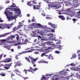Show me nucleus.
<instances>
[{"instance_id":"1","label":"nucleus","mask_w":80,"mask_h":80,"mask_svg":"<svg viewBox=\"0 0 80 80\" xmlns=\"http://www.w3.org/2000/svg\"><path fill=\"white\" fill-rule=\"evenodd\" d=\"M32 34H31V36L32 37H36L39 38H40V35L42 36H45L46 35V34H45V32L42 31H32Z\"/></svg>"},{"instance_id":"2","label":"nucleus","mask_w":80,"mask_h":80,"mask_svg":"<svg viewBox=\"0 0 80 80\" xmlns=\"http://www.w3.org/2000/svg\"><path fill=\"white\" fill-rule=\"evenodd\" d=\"M46 45H47L48 46H53V45H54V44H53V42H47L46 43H44L43 44H42V45H41V46L43 47L42 48H42V49L46 50L51 49V47H47L46 46Z\"/></svg>"},{"instance_id":"3","label":"nucleus","mask_w":80,"mask_h":80,"mask_svg":"<svg viewBox=\"0 0 80 80\" xmlns=\"http://www.w3.org/2000/svg\"><path fill=\"white\" fill-rule=\"evenodd\" d=\"M29 68V69H28L27 70L24 69V72L25 73V74H27V71H28L29 72H31L32 73H34V72H35L37 70H38V68H32V67H30Z\"/></svg>"},{"instance_id":"4","label":"nucleus","mask_w":80,"mask_h":80,"mask_svg":"<svg viewBox=\"0 0 80 80\" xmlns=\"http://www.w3.org/2000/svg\"><path fill=\"white\" fill-rule=\"evenodd\" d=\"M29 58L31 59V61L30 60V59L29 58H28L27 57L24 58H25V59L26 60V61H27V62H28L29 63H31V61H32V64H34V63L36 62V60H37V59H34L33 58L31 57V56L28 57Z\"/></svg>"},{"instance_id":"5","label":"nucleus","mask_w":80,"mask_h":80,"mask_svg":"<svg viewBox=\"0 0 80 80\" xmlns=\"http://www.w3.org/2000/svg\"><path fill=\"white\" fill-rule=\"evenodd\" d=\"M16 35L17 36L16 39L18 41L22 40V41H23V39H22V37H20V38H19V35L18 34H16V35H11L9 37V38H10L11 39H14L15 38V37H16Z\"/></svg>"},{"instance_id":"6","label":"nucleus","mask_w":80,"mask_h":80,"mask_svg":"<svg viewBox=\"0 0 80 80\" xmlns=\"http://www.w3.org/2000/svg\"><path fill=\"white\" fill-rule=\"evenodd\" d=\"M52 36H53V35H52V33H49L48 34V36L49 37L48 38H49V39H50V40H51L54 41L56 42L58 41L57 39H55V37H53Z\"/></svg>"},{"instance_id":"7","label":"nucleus","mask_w":80,"mask_h":80,"mask_svg":"<svg viewBox=\"0 0 80 80\" xmlns=\"http://www.w3.org/2000/svg\"><path fill=\"white\" fill-rule=\"evenodd\" d=\"M19 25L17 27H15L13 28V30H18L19 28H21L22 26H23V24L22 22H19Z\"/></svg>"},{"instance_id":"8","label":"nucleus","mask_w":80,"mask_h":80,"mask_svg":"<svg viewBox=\"0 0 80 80\" xmlns=\"http://www.w3.org/2000/svg\"><path fill=\"white\" fill-rule=\"evenodd\" d=\"M12 65V62L10 63L9 64H5V65H4V69L6 70H8V69L10 68V67H11V65Z\"/></svg>"},{"instance_id":"9","label":"nucleus","mask_w":80,"mask_h":80,"mask_svg":"<svg viewBox=\"0 0 80 80\" xmlns=\"http://www.w3.org/2000/svg\"><path fill=\"white\" fill-rule=\"evenodd\" d=\"M15 63L16 65H15V66H14V68H17V67H20L22 65V63L20 61H18V62H16Z\"/></svg>"},{"instance_id":"10","label":"nucleus","mask_w":80,"mask_h":80,"mask_svg":"<svg viewBox=\"0 0 80 80\" xmlns=\"http://www.w3.org/2000/svg\"><path fill=\"white\" fill-rule=\"evenodd\" d=\"M5 14L6 16H7L8 15L10 16L13 15V13L12 12H10V10H7V9L6 10V11L5 12Z\"/></svg>"},{"instance_id":"11","label":"nucleus","mask_w":80,"mask_h":80,"mask_svg":"<svg viewBox=\"0 0 80 80\" xmlns=\"http://www.w3.org/2000/svg\"><path fill=\"white\" fill-rule=\"evenodd\" d=\"M12 61V60L11 59V58H7L5 59V60H3V61H1L3 63H8Z\"/></svg>"},{"instance_id":"12","label":"nucleus","mask_w":80,"mask_h":80,"mask_svg":"<svg viewBox=\"0 0 80 80\" xmlns=\"http://www.w3.org/2000/svg\"><path fill=\"white\" fill-rule=\"evenodd\" d=\"M3 28H8V29H10V26H9V25H4L2 27L0 26V29H2V30H3Z\"/></svg>"},{"instance_id":"13","label":"nucleus","mask_w":80,"mask_h":80,"mask_svg":"<svg viewBox=\"0 0 80 80\" xmlns=\"http://www.w3.org/2000/svg\"><path fill=\"white\" fill-rule=\"evenodd\" d=\"M41 28L42 29H47L48 30H54L50 28H47V26H42Z\"/></svg>"},{"instance_id":"14","label":"nucleus","mask_w":80,"mask_h":80,"mask_svg":"<svg viewBox=\"0 0 80 80\" xmlns=\"http://www.w3.org/2000/svg\"><path fill=\"white\" fill-rule=\"evenodd\" d=\"M14 10L15 11V13H18V14H21V11H20V9L18 8H14ZM18 12H19V13H18Z\"/></svg>"},{"instance_id":"15","label":"nucleus","mask_w":80,"mask_h":80,"mask_svg":"<svg viewBox=\"0 0 80 80\" xmlns=\"http://www.w3.org/2000/svg\"><path fill=\"white\" fill-rule=\"evenodd\" d=\"M14 72L16 73V74L20 76V74H21V72L20 71H19V70H18V69H15L14 70Z\"/></svg>"},{"instance_id":"16","label":"nucleus","mask_w":80,"mask_h":80,"mask_svg":"<svg viewBox=\"0 0 80 80\" xmlns=\"http://www.w3.org/2000/svg\"><path fill=\"white\" fill-rule=\"evenodd\" d=\"M11 38H6V39H1L0 41L1 42V43H3L4 42H6L7 41H9V40Z\"/></svg>"},{"instance_id":"17","label":"nucleus","mask_w":80,"mask_h":80,"mask_svg":"<svg viewBox=\"0 0 80 80\" xmlns=\"http://www.w3.org/2000/svg\"><path fill=\"white\" fill-rule=\"evenodd\" d=\"M17 18V17H15V16H12L8 17V19L9 20H13V19H15V18Z\"/></svg>"},{"instance_id":"18","label":"nucleus","mask_w":80,"mask_h":80,"mask_svg":"<svg viewBox=\"0 0 80 80\" xmlns=\"http://www.w3.org/2000/svg\"><path fill=\"white\" fill-rule=\"evenodd\" d=\"M32 52V51L28 50L27 51H25L19 53V54H22L26 53H27Z\"/></svg>"},{"instance_id":"19","label":"nucleus","mask_w":80,"mask_h":80,"mask_svg":"<svg viewBox=\"0 0 80 80\" xmlns=\"http://www.w3.org/2000/svg\"><path fill=\"white\" fill-rule=\"evenodd\" d=\"M63 46H61V45H59L56 46V48L58 49L59 51H61L62 49V47Z\"/></svg>"},{"instance_id":"20","label":"nucleus","mask_w":80,"mask_h":80,"mask_svg":"<svg viewBox=\"0 0 80 80\" xmlns=\"http://www.w3.org/2000/svg\"><path fill=\"white\" fill-rule=\"evenodd\" d=\"M72 70H74V71H80V68H72Z\"/></svg>"},{"instance_id":"21","label":"nucleus","mask_w":80,"mask_h":80,"mask_svg":"<svg viewBox=\"0 0 80 80\" xmlns=\"http://www.w3.org/2000/svg\"><path fill=\"white\" fill-rule=\"evenodd\" d=\"M33 8L35 10H40V5H36L34 6Z\"/></svg>"},{"instance_id":"22","label":"nucleus","mask_w":80,"mask_h":80,"mask_svg":"<svg viewBox=\"0 0 80 80\" xmlns=\"http://www.w3.org/2000/svg\"><path fill=\"white\" fill-rule=\"evenodd\" d=\"M58 17L59 18L61 19L62 20H65V18L64 16H63L59 15L58 16Z\"/></svg>"},{"instance_id":"23","label":"nucleus","mask_w":80,"mask_h":80,"mask_svg":"<svg viewBox=\"0 0 80 80\" xmlns=\"http://www.w3.org/2000/svg\"><path fill=\"white\" fill-rule=\"evenodd\" d=\"M49 78V77L46 78L45 76H44L42 75V77L40 79V80H47Z\"/></svg>"},{"instance_id":"24","label":"nucleus","mask_w":80,"mask_h":80,"mask_svg":"<svg viewBox=\"0 0 80 80\" xmlns=\"http://www.w3.org/2000/svg\"><path fill=\"white\" fill-rule=\"evenodd\" d=\"M3 56V58L6 57V55H3V53L0 54V60L2 59Z\"/></svg>"},{"instance_id":"25","label":"nucleus","mask_w":80,"mask_h":80,"mask_svg":"<svg viewBox=\"0 0 80 80\" xmlns=\"http://www.w3.org/2000/svg\"><path fill=\"white\" fill-rule=\"evenodd\" d=\"M28 42V39H25V40H24V42H23V44H26V43H27Z\"/></svg>"},{"instance_id":"26","label":"nucleus","mask_w":80,"mask_h":80,"mask_svg":"<svg viewBox=\"0 0 80 80\" xmlns=\"http://www.w3.org/2000/svg\"><path fill=\"white\" fill-rule=\"evenodd\" d=\"M57 4H55L53 3H52L51 6L52 7H57Z\"/></svg>"},{"instance_id":"27","label":"nucleus","mask_w":80,"mask_h":80,"mask_svg":"<svg viewBox=\"0 0 80 80\" xmlns=\"http://www.w3.org/2000/svg\"><path fill=\"white\" fill-rule=\"evenodd\" d=\"M6 34H1L0 35V38L3 37H6Z\"/></svg>"},{"instance_id":"28","label":"nucleus","mask_w":80,"mask_h":80,"mask_svg":"<svg viewBox=\"0 0 80 80\" xmlns=\"http://www.w3.org/2000/svg\"><path fill=\"white\" fill-rule=\"evenodd\" d=\"M10 7H17L15 6V4H14V3H12V5H11Z\"/></svg>"},{"instance_id":"29","label":"nucleus","mask_w":80,"mask_h":80,"mask_svg":"<svg viewBox=\"0 0 80 80\" xmlns=\"http://www.w3.org/2000/svg\"><path fill=\"white\" fill-rule=\"evenodd\" d=\"M44 2H46L47 3H50V2H49V0H42Z\"/></svg>"},{"instance_id":"30","label":"nucleus","mask_w":80,"mask_h":80,"mask_svg":"<svg viewBox=\"0 0 80 80\" xmlns=\"http://www.w3.org/2000/svg\"><path fill=\"white\" fill-rule=\"evenodd\" d=\"M31 2L30 1L29 2H28L27 3V5H29V6H30V7H32V5L31 4Z\"/></svg>"},{"instance_id":"31","label":"nucleus","mask_w":80,"mask_h":80,"mask_svg":"<svg viewBox=\"0 0 80 80\" xmlns=\"http://www.w3.org/2000/svg\"><path fill=\"white\" fill-rule=\"evenodd\" d=\"M36 25L37 26H38V27H40L41 28H42V26L41 25V24L40 23H38V24H36Z\"/></svg>"},{"instance_id":"32","label":"nucleus","mask_w":80,"mask_h":80,"mask_svg":"<svg viewBox=\"0 0 80 80\" xmlns=\"http://www.w3.org/2000/svg\"><path fill=\"white\" fill-rule=\"evenodd\" d=\"M38 38H39V39L38 38V40H39L40 39V41H45V39H41V37H40V38L38 37Z\"/></svg>"},{"instance_id":"33","label":"nucleus","mask_w":80,"mask_h":80,"mask_svg":"<svg viewBox=\"0 0 80 80\" xmlns=\"http://www.w3.org/2000/svg\"><path fill=\"white\" fill-rule=\"evenodd\" d=\"M41 62L42 63H48V62H47V61H41Z\"/></svg>"},{"instance_id":"34","label":"nucleus","mask_w":80,"mask_h":80,"mask_svg":"<svg viewBox=\"0 0 80 80\" xmlns=\"http://www.w3.org/2000/svg\"><path fill=\"white\" fill-rule=\"evenodd\" d=\"M51 27L52 28H55V24H52Z\"/></svg>"},{"instance_id":"35","label":"nucleus","mask_w":80,"mask_h":80,"mask_svg":"<svg viewBox=\"0 0 80 80\" xmlns=\"http://www.w3.org/2000/svg\"><path fill=\"white\" fill-rule=\"evenodd\" d=\"M46 55V53H45V52L43 53H42V54H41V57H43V56H46V55Z\"/></svg>"},{"instance_id":"36","label":"nucleus","mask_w":80,"mask_h":80,"mask_svg":"<svg viewBox=\"0 0 80 80\" xmlns=\"http://www.w3.org/2000/svg\"><path fill=\"white\" fill-rule=\"evenodd\" d=\"M7 9H9V10H10L11 11H12L14 10V8H8Z\"/></svg>"},{"instance_id":"37","label":"nucleus","mask_w":80,"mask_h":80,"mask_svg":"<svg viewBox=\"0 0 80 80\" xmlns=\"http://www.w3.org/2000/svg\"><path fill=\"white\" fill-rule=\"evenodd\" d=\"M77 58V55H73V56H72V58Z\"/></svg>"},{"instance_id":"38","label":"nucleus","mask_w":80,"mask_h":80,"mask_svg":"<svg viewBox=\"0 0 80 80\" xmlns=\"http://www.w3.org/2000/svg\"><path fill=\"white\" fill-rule=\"evenodd\" d=\"M54 53H55L59 54V53H60V52H59L58 51H54Z\"/></svg>"},{"instance_id":"39","label":"nucleus","mask_w":80,"mask_h":80,"mask_svg":"<svg viewBox=\"0 0 80 80\" xmlns=\"http://www.w3.org/2000/svg\"><path fill=\"white\" fill-rule=\"evenodd\" d=\"M32 3H34V4H37V2H35V1H32Z\"/></svg>"},{"instance_id":"40","label":"nucleus","mask_w":80,"mask_h":80,"mask_svg":"<svg viewBox=\"0 0 80 80\" xmlns=\"http://www.w3.org/2000/svg\"><path fill=\"white\" fill-rule=\"evenodd\" d=\"M23 78L24 79V80H26L27 79H28V77H23Z\"/></svg>"},{"instance_id":"41","label":"nucleus","mask_w":80,"mask_h":80,"mask_svg":"<svg viewBox=\"0 0 80 80\" xmlns=\"http://www.w3.org/2000/svg\"><path fill=\"white\" fill-rule=\"evenodd\" d=\"M14 23L13 22H12V23H11V24H9V26L10 27H12V25H14Z\"/></svg>"},{"instance_id":"42","label":"nucleus","mask_w":80,"mask_h":80,"mask_svg":"<svg viewBox=\"0 0 80 80\" xmlns=\"http://www.w3.org/2000/svg\"><path fill=\"white\" fill-rule=\"evenodd\" d=\"M0 75L1 76H3V77L5 76V74H4V73L1 74H0Z\"/></svg>"},{"instance_id":"43","label":"nucleus","mask_w":80,"mask_h":80,"mask_svg":"<svg viewBox=\"0 0 80 80\" xmlns=\"http://www.w3.org/2000/svg\"><path fill=\"white\" fill-rule=\"evenodd\" d=\"M19 55H17V56H16V57H15V58H16V59L18 60V57H17Z\"/></svg>"},{"instance_id":"44","label":"nucleus","mask_w":80,"mask_h":80,"mask_svg":"<svg viewBox=\"0 0 80 80\" xmlns=\"http://www.w3.org/2000/svg\"><path fill=\"white\" fill-rule=\"evenodd\" d=\"M7 41V43H9V44L11 43V41Z\"/></svg>"},{"instance_id":"45","label":"nucleus","mask_w":80,"mask_h":80,"mask_svg":"<svg viewBox=\"0 0 80 80\" xmlns=\"http://www.w3.org/2000/svg\"><path fill=\"white\" fill-rule=\"evenodd\" d=\"M20 43H17L15 44V45L18 46V45H20Z\"/></svg>"},{"instance_id":"46","label":"nucleus","mask_w":80,"mask_h":80,"mask_svg":"<svg viewBox=\"0 0 80 80\" xmlns=\"http://www.w3.org/2000/svg\"><path fill=\"white\" fill-rule=\"evenodd\" d=\"M5 3H10V1H6Z\"/></svg>"},{"instance_id":"47","label":"nucleus","mask_w":80,"mask_h":80,"mask_svg":"<svg viewBox=\"0 0 80 80\" xmlns=\"http://www.w3.org/2000/svg\"><path fill=\"white\" fill-rule=\"evenodd\" d=\"M61 44V42H60V41H59L58 42H56V44Z\"/></svg>"},{"instance_id":"48","label":"nucleus","mask_w":80,"mask_h":80,"mask_svg":"<svg viewBox=\"0 0 80 80\" xmlns=\"http://www.w3.org/2000/svg\"><path fill=\"white\" fill-rule=\"evenodd\" d=\"M10 75H11V77H13V76H15V75L14 74H13V73H10Z\"/></svg>"},{"instance_id":"49","label":"nucleus","mask_w":80,"mask_h":80,"mask_svg":"<svg viewBox=\"0 0 80 80\" xmlns=\"http://www.w3.org/2000/svg\"><path fill=\"white\" fill-rule=\"evenodd\" d=\"M52 23L50 22H49L48 23V24L49 25H50L51 26H52Z\"/></svg>"},{"instance_id":"50","label":"nucleus","mask_w":80,"mask_h":80,"mask_svg":"<svg viewBox=\"0 0 80 80\" xmlns=\"http://www.w3.org/2000/svg\"><path fill=\"white\" fill-rule=\"evenodd\" d=\"M50 57L52 58V56H48V59H50V58H51Z\"/></svg>"},{"instance_id":"51","label":"nucleus","mask_w":80,"mask_h":80,"mask_svg":"<svg viewBox=\"0 0 80 80\" xmlns=\"http://www.w3.org/2000/svg\"><path fill=\"white\" fill-rule=\"evenodd\" d=\"M79 53H80V50H78L77 51V53L79 54Z\"/></svg>"},{"instance_id":"52","label":"nucleus","mask_w":80,"mask_h":80,"mask_svg":"<svg viewBox=\"0 0 80 80\" xmlns=\"http://www.w3.org/2000/svg\"><path fill=\"white\" fill-rule=\"evenodd\" d=\"M34 53L36 54H38V52H34Z\"/></svg>"},{"instance_id":"53","label":"nucleus","mask_w":80,"mask_h":80,"mask_svg":"<svg viewBox=\"0 0 80 80\" xmlns=\"http://www.w3.org/2000/svg\"><path fill=\"white\" fill-rule=\"evenodd\" d=\"M45 76L46 77L49 76V74H46V75H45Z\"/></svg>"},{"instance_id":"54","label":"nucleus","mask_w":80,"mask_h":80,"mask_svg":"<svg viewBox=\"0 0 80 80\" xmlns=\"http://www.w3.org/2000/svg\"><path fill=\"white\" fill-rule=\"evenodd\" d=\"M71 10V9H70V8H69L67 9V10L68 11H70V10Z\"/></svg>"},{"instance_id":"55","label":"nucleus","mask_w":80,"mask_h":80,"mask_svg":"<svg viewBox=\"0 0 80 80\" xmlns=\"http://www.w3.org/2000/svg\"><path fill=\"white\" fill-rule=\"evenodd\" d=\"M46 18H47V19H50V18L48 17H46Z\"/></svg>"},{"instance_id":"56","label":"nucleus","mask_w":80,"mask_h":80,"mask_svg":"<svg viewBox=\"0 0 80 80\" xmlns=\"http://www.w3.org/2000/svg\"><path fill=\"white\" fill-rule=\"evenodd\" d=\"M32 22H35V19H32Z\"/></svg>"},{"instance_id":"57","label":"nucleus","mask_w":80,"mask_h":80,"mask_svg":"<svg viewBox=\"0 0 80 80\" xmlns=\"http://www.w3.org/2000/svg\"><path fill=\"white\" fill-rule=\"evenodd\" d=\"M30 14H27V17H30Z\"/></svg>"},{"instance_id":"58","label":"nucleus","mask_w":80,"mask_h":80,"mask_svg":"<svg viewBox=\"0 0 80 80\" xmlns=\"http://www.w3.org/2000/svg\"><path fill=\"white\" fill-rule=\"evenodd\" d=\"M11 52H14V49H11Z\"/></svg>"},{"instance_id":"59","label":"nucleus","mask_w":80,"mask_h":80,"mask_svg":"<svg viewBox=\"0 0 80 80\" xmlns=\"http://www.w3.org/2000/svg\"><path fill=\"white\" fill-rule=\"evenodd\" d=\"M33 64V67H36V64Z\"/></svg>"},{"instance_id":"60","label":"nucleus","mask_w":80,"mask_h":80,"mask_svg":"<svg viewBox=\"0 0 80 80\" xmlns=\"http://www.w3.org/2000/svg\"><path fill=\"white\" fill-rule=\"evenodd\" d=\"M74 65V64L73 63H71L70 64V66H73Z\"/></svg>"},{"instance_id":"61","label":"nucleus","mask_w":80,"mask_h":80,"mask_svg":"<svg viewBox=\"0 0 80 80\" xmlns=\"http://www.w3.org/2000/svg\"><path fill=\"white\" fill-rule=\"evenodd\" d=\"M67 19L68 20H69V17H67Z\"/></svg>"},{"instance_id":"62","label":"nucleus","mask_w":80,"mask_h":80,"mask_svg":"<svg viewBox=\"0 0 80 80\" xmlns=\"http://www.w3.org/2000/svg\"><path fill=\"white\" fill-rule=\"evenodd\" d=\"M3 21H2V20L0 19V22H3Z\"/></svg>"},{"instance_id":"63","label":"nucleus","mask_w":80,"mask_h":80,"mask_svg":"<svg viewBox=\"0 0 80 80\" xmlns=\"http://www.w3.org/2000/svg\"><path fill=\"white\" fill-rule=\"evenodd\" d=\"M24 37H27V36L25 34H24Z\"/></svg>"},{"instance_id":"64","label":"nucleus","mask_w":80,"mask_h":80,"mask_svg":"<svg viewBox=\"0 0 80 80\" xmlns=\"http://www.w3.org/2000/svg\"><path fill=\"white\" fill-rule=\"evenodd\" d=\"M72 20H73V21H75L76 19H75V18H73V19H72Z\"/></svg>"}]
</instances>
